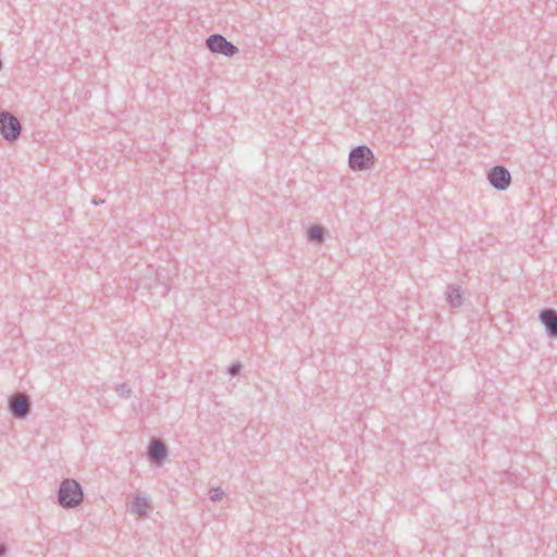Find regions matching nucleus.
Listing matches in <instances>:
<instances>
[{"mask_svg":"<svg viewBox=\"0 0 557 557\" xmlns=\"http://www.w3.org/2000/svg\"><path fill=\"white\" fill-rule=\"evenodd\" d=\"M84 499L82 485L74 479H64L58 491V503L63 508H76Z\"/></svg>","mask_w":557,"mask_h":557,"instance_id":"1","label":"nucleus"},{"mask_svg":"<svg viewBox=\"0 0 557 557\" xmlns=\"http://www.w3.org/2000/svg\"><path fill=\"white\" fill-rule=\"evenodd\" d=\"M539 319L548 337L557 338V311L553 308H545L540 312Z\"/></svg>","mask_w":557,"mask_h":557,"instance_id":"7","label":"nucleus"},{"mask_svg":"<svg viewBox=\"0 0 557 557\" xmlns=\"http://www.w3.org/2000/svg\"><path fill=\"white\" fill-rule=\"evenodd\" d=\"M116 393L121 397L128 398L132 394V389H131V387H128L127 384L122 383V384L117 385Z\"/></svg>","mask_w":557,"mask_h":557,"instance_id":"13","label":"nucleus"},{"mask_svg":"<svg viewBox=\"0 0 557 557\" xmlns=\"http://www.w3.org/2000/svg\"><path fill=\"white\" fill-rule=\"evenodd\" d=\"M325 232L322 225H313L307 232L308 240L320 244L324 240Z\"/></svg>","mask_w":557,"mask_h":557,"instance_id":"11","label":"nucleus"},{"mask_svg":"<svg viewBox=\"0 0 557 557\" xmlns=\"http://www.w3.org/2000/svg\"><path fill=\"white\" fill-rule=\"evenodd\" d=\"M7 554V546L3 543H0V557H3Z\"/></svg>","mask_w":557,"mask_h":557,"instance_id":"15","label":"nucleus"},{"mask_svg":"<svg viewBox=\"0 0 557 557\" xmlns=\"http://www.w3.org/2000/svg\"><path fill=\"white\" fill-rule=\"evenodd\" d=\"M168 293H169V287L165 285L161 286V290H160L161 296H165Z\"/></svg>","mask_w":557,"mask_h":557,"instance_id":"16","label":"nucleus"},{"mask_svg":"<svg viewBox=\"0 0 557 557\" xmlns=\"http://www.w3.org/2000/svg\"><path fill=\"white\" fill-rule=\"evenodd\" d=\"M3 69V63L2 61L0 60V71Z\"/></svg>","mask_w":557,"mask_h":557,"instance_id":"18","label":"nucleus"},{"mask_svg":"<svg viewBox=\"0 0 557 557\" xmlns=\"http://www.w3.org/2000/svg\"><path fill=\"white\" fill-rule=\"evenodd\" d=\"M374 160L372 150L366 145H360L349 152L348 165L352 171H366L373 166Z\"/></svg>","mask_w":557,"mask_h":557,"instance_id":"2","label":"nucleus"},{"mask_svg":"<svg viewBox=\"0 0 557 557\" xmlns=\"http://www.w3.org/2000/svg\"><path fill=\"white\" fill-rule=\"evenodd\" d=\"M224 496V491L221 487H211L209 491V498L213 502L221 500Z\"/></svg>","mask_w":557,"mask_h":557,"instance_id":"12","label":"nucleus"},{"mask_svg":"<svg viewBox=\"0 0 557 557\" xmlns=\"http://www.w3.org/2000/svg\"><path fill=\"white\" fill-rule=\"evenodd\" d=\"M168 456V448L165 444L161 440L153 438L148 446V457L149 459L161 466L164 459Z\"/></svg>","mask_w":557,"mask_h":557,"instance_id":"8","label":"nucleus"},{"mask_svg":"<svg viewBox=\"0 0 557 557\" xmlns=\"http://www.w3.org/2000/svg\"><path fill=\"white\" fill-rule=\"evenodd\" d=\"M22 133V125L17 117L9 111L0 112V134L8 143L16 141Z\"/></svg>","mask_w":557,"mask_h":557,"instance_id":"3","label":"nucleus"},{"mask_svg":"<svg viewBox=\"0 0 557 557\" xmlns=\"http://www.w3.org/2000/svg\"><path fill=\"white\" fill-rule=\"evenodd\" d=\"M446 301L451 308H459L462 305L463 298L461 287L456 284L448 285L446 292Z\"/></svg>","mask_w":557,"mask_h":557,"instance_id":"9","label":"nucleus"},{"mask_svg":"<svg viewBox=\"0 0 557 557\" xmlns=\"http://www.w3.org/2000/svg\"><path fill=\"white\" fill-rule=\"evenodd\" d=\"M102 202H103V200H95V199L92 200L94 205H99V203H102Z\"/></svg>","mask_w":557,"mask_h":557,"instance_id":"17","label":"nucleus"},{"mask_svg":"<svg viewBox=\"0 0 557 557\" xmlns=\"http://www.w3.org/2000/svg\"><path fill=\"white\" fill-rule=\"evenodd\" d=\"M240 370H242L240 362H234L228 367L227 372L230 375L236 376L240 373Z\"/></svg>","mask_w":557,"mask_h":557,"instance_id":"14","label":"nucleus"},{"mask_svg":"<svg viewBox=\"0 0 557 557\" xmlns=\"http://www.w3.org/2000/svg\"><path fill=\"white\" fill-rule=\"evenodd\" d=\"M148 507H149V502L147 498L141 497V496H136L129 505V510L132 513H136L139 517H146Z\"/></svg>","mask_w":557,"mask_h":557,"instance_id":"10","label":"nucleus"},{"mask_svg":"<svg viewBox=\"0 0 557 557\" xmlns=\"http://www.w3.org/2000/svg\"><path fill=\"white\" fill-rule=\"evenodd\" d=\"M8 409L15 419H25L32 410L29 397L22 393H15L9 397Z\"/></svg>","mask_w":557,"mask_h":557,"instance_id":"4","label":"nucleus"},{"mask_svg":"<svg viewBox=\"0 0 557 557\" xmlns=\"http://www.w3.org/2000/svg\"><path fill=\"white\" fill-rule=\"evenodd\" d=\"M206 46L211 52L225 57H233L238 52V48L220 34L210 35Z\"/></svg>","mask_w":557,"mask_h":557,"instance_id":"5","label":"nucleus"},{"mask_svg":"<svg viewBox=\"0 0 557 557\" xmlns=\"http://www.w3.org/2000/svg\"><path fill=\"white\" fill-rule=\"evenodd\" d=\"M487 180L495 189L505 190L511 183V174L505 166L495 165L488 171Z\"/></svg>","mask_w":557,"mask_h":557,"instance_id":"6","label":"nucleus"}]
</instances>
